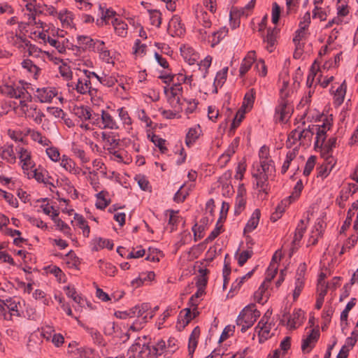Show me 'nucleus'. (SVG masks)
Instances as JSON below:
<instances>
[{
    "label": "nucleus",
    "mask_w": 358,
    "mask_h": 358,
    "mask_svg": "<svg viewBox=\"0 0 358 358\" xmlns=\"http://www.w3.org/2000/svg\"><path fill=\"white\" fill-rule=\"evenodd\" d=\"M260 316V312L256 308L255 303L246 306L239 313L236 319V324L241 326V331L245 333L253 326L257 318Z\"/></svg>",
    "instance_id": "nucleus-1"
},
{
    "label": "nucleus",
    "mask_w": 358,
    "mask_h": 358,
    "mask_svg": "<svg viewBox=\"0 0 358 358\" xmlns=\"http://www.w3.org/2000/svg\"><path fill=\"white\" fill-rule=\"evenodd\" d=\"M8 320H13V317H20L22 315L20 300L16 297H10L4 300Z\"/></svg>",
    "instance_id": "nucleus-2"
},
{
    "label": "nucleus",
    "mask_w": 358,
    "mask_h": 358,
    "mask_svg": "<svg viewBox=\"0 0 358 358\" xmlns=\"http://www.w3.org/2000/svg\"><path fill=\"white\" fill-rule=\"evenodd\" d=\"M92 83L91 80H89L84 75L78 78L77 83L74 84L71 83H68L69 87H72L73 90L80 94H89L93 95L94 92H96V90L92 87Z\"/></svg>",
    "instance_id": "nucleus-3"
},
{
    "label": "nucleus",
    "mask_w": 358,
    "mask_h": 358,
    "mask_svg": "<svg viewBox=\"0 0 358 358\" xmlns=\"http://www.w3.org/2000/svg\"><path fill=\"white\" fill-rule=\"evenodd\" d=\"M93 350L90 348H84L79 346V343L75 341L68 345L66 353L71 358H87L88 355H92Z\"/></svg>",
    "instance_id": "nucleus-4"
},
{
    "label": "nucleus",
    "mask_w": 358,
    "mask_h": 358,
    "mask_svg": "<svg viewBox=\"0 0 358 358\" xmlns=\"http://www.w3.org/2000/svg\"><path fill=\"white\" fill-rule=\"evenodd\" d=\"M320 333L318 329H312L309 334L301 341V350L303 353H309L315 346L319 340Z\"/></svg>",
    "instance_id": "nucleus-5"
},
{
    "label": "nucleus",
    "mask_w": 358,
    "mask_h": 358,
    "mask_svg": "<svg viewBox=\"0 0 358 358\" xmlns=\"http://www.w3.org/2000/svg\"><path fill=\"white\" fill-rule=\"evenodd\" d=\"M292 110L290 102L278 101V104L275 109V117L279 122H284L290 117Z\"/></svg>",
    "instance_id": "nucleus-6"
},
{
    "label": "nucleus",
    "mask_w": 358,
    "mask_h": 358,
    "mask_svg": "<svg viewBox=\"0 0 358 358\" xmlns=\"http://www.w3.org/2000/svg\"><path fill=\"white\" fill-rule=\"evenodd\" d=\"M57 94V91L55 88L44 87L37 88L34 96L41 103H50Z\"/></svg>",
    "instance_id": "nucleus-7"
},
{
    "label": "nucleus",
    "mask_w": 358,
    "mask_h": 358,
    "mask_svg": "<svg viewBox=\"0 0 358 358\" xmlns=\"http://www.w3.org/2000/svg\"><path fill=\"white\" fill-rule=\"evenodd\" d=\"M312 129H314V134H316L315 141L314 144L315 149H320L322 148L326 140L327 131V130L329 129V126H328L325 123H323L322 125L315 124L313 125V127H312Z\"/></svg>",
    "instance_id": "nucleus-8"
},
{
    "label": "nucleus",
    "mask_w": 358,
    "mask_h": 358,
    "mask_svg": "<svg viewBox=\"0 0 358 358\" xmlns=\"http://www.w3.org/2000/svg\"><path fill=\"white\" fill-rule=\"evenodd\" d=\"M306 264H301L297 270L295 280V289L293 292V299L296 301L300 296L304 287V275L306 272Z\"/></svg>",
    "instance_id": "nucleus-9"
},
{
    "label": "nucleus",
    "mask_w": 358,
    "mask_h": 358,
    "mask_svg": "<svg viewBox=\"0 0 358 358\" xmlns=\"http://www.w3.org/2000/svg\"><path fill=\"white\" fill-rule=\"evenodd\" d=\"M168 32L171 36H180L185 32V28L181 23L180 16L173 15L170 20L168 25Z\"/></svg>",
    "instance_id": "nucleus-10"
},
{
    "label": "nucleus",
    "mask_w": 358,
    "mask_h": 358,
    "mask_svg": "<svg viewBox=\"0 0 358 358\" xmlns=\"http://www.w3.org/2000/svg\"><path fill=\"white\" fill-rule=\"evenodd\" d=\"M281 322L287 320V325L290 329H296L297 325H300L301 318L303 317V313L300 309H295L292 315L289 313H285L282 315Z\"/></svg>",
    "instance_id": "nucleus-11"
},
{
    "label": "nucleus",
    "mask_w": 358,
    "mask_h": 358,
    "mask_svg": "<svg viewBox=\"0 0 358 358\" xmlns=\"http://www.w3.org/2000/svg\"><path fill=\"white\" fill-rule=\"evenodd\" d=\"M18 154L20 162L22 163V168L24 172L34 168V163L31 160V152L27 149L22 147L19 148Z\"/></svg>",
    "instance_id": "nucleus-12"
},
{
    "label": "nucleus",
    "mask_w": 358,
    "mask_h": 358,
    "mask_svg": "<svg viewBox=\"0 0 358 358\" xmlns=\"http://www.w3.org/2000/svg\"><path fill=\"white\" fill-rule=\"evenodd\" d=\"M101 122L103 129L117 130L120 126L115 119L107 111L102 110L101 115Z\"/></svg>",
    "instance_id": "nucleus-13"
},
{
    "label": "nucleus",
    "mask_w": 358,
    "mask_h": 358,
    "mask_svg": "<svg viewBox=\"0 0 358 358\" xmlns=\"http://www.w3.org/2000/svg\"><path fill=\"white\" fill-rule=\"evenodd\" d=\"M278 31L279 30L276 27L269 28L267 30L266 36L264 37L263 41L267 44L266 48L269 52H272L275 48Z\"/></svg>",
    "instance_id": "nucleus-14"
},
{
    "label": "nucleus",
    "mask_w": 358,
    "mask_h": 358,
    "mask_svg": "<svg viewBox=\"0 0 358 358\" xmlns=\"http://www.w3.org/2000/svg\"><path fill=\"white\" fill-rule=\"evenodd\" d=\"M334 87H331V92L334 94V103L336 106H341L344 101L347 85L345 81H343L336 89L334 90Z\"/></svg>",
    "instance_id": "nucleus-15"
},
{
    "label": "nucleus",
    "mask_w": 358,
    "mask_h": 358,
    "mask_svg": "<svg viewBox=\"0 0 358 358\" xmlns=\"http://www.w3.org/2000/svg\"><path fill=\"white\" fill-rule=\"evenodd\" d=\"M77 41L80 48V52L87 50L92 51L96 42V39H93L90 36L85 35H78L77 36Z\"/></svg>",
    "instance_id": "nucleus-16"
},
{
    "label": "nucleus",
    "mask_w": 358,
    "mask_h": 358,
    "mask_svg": "<svg viewBox=\"0 0 358 358\" xmlns=\"http://www.w3.org/2000/svg\"><path fill=\"white\" fill-rule=\"evenodd\" d=\"M60 159V165L66 171L74 175L80 174V169L76 166V162L72 159L64 155Z\"/></svg>",
    "instance_id": "nucleus-17"
},
{
    "label": "nucleus",
    "mask_w": 358,
    "mask_h": 358,
    "mask_svg": "<svg viewBox=\"0 0 358 358\" xmlns=\"http://www.w3.org/2000/svg\"><path fill=\"white\" fill-rule=\"evenodd\" d=\"M255 51H250L248 52L246 57L243 59L239 69V73L241 77H243L245 74L250 69L252 64L255 61Z\"/></svg>",
    "instance_id": "nucleus-18"
},
{
    "label": "nucleus",
    "mask_w": 358,
    "mask_h": 358,
    "mask_svg": "<svg viewBox=\"0 0 358 358\" xmlns=\"http://www.w3.org/2000/svg\"><path fill=\"white\" fill-rule=\"evenodd\" d=\"M0 156L10 164H14L16 160L13 151V144H6L0 148Z\"/></svg>",
    "instance_id": "nucleus-19"
},
{
    "label": "nucleus",
    "mask_w": 358,
    "mask_h": 358,
    "mask_svg": "<svg viewBox=\"0 0 358 358\" xmlns=\"http://www.w3.org/2000/svg\"><path fill=\"white\" fill-rule=\"evenodd\" d=\"M314 124L309 125L308 128L303 129L300 130L299 135L301 136V142L299 143L300 145H310L312 141L313 136L314 135Z\"/></svg>",
    "instance_id": "nucleus-20"
},
{
    "label": "nucleus",
    "mask_w": 358,
    "mask_h": 358,
    "mask_svg": "<svg viewBox=\"0 0 358 358\" xmlns=\"http://www.w3.org/2000/svg\"><path fill=\"white\" fill-rule=\"evenodd\" d=\"M150 308V305L148 303H143L141 306H136L131 309H130V312L132 313L131 316H136L138 317H141L143 320V324L148 322V314L143 315Z\"/></svg>",
    "instance_id": "nucleus-21"
},
{
    "label": "nucleus",
    "mask_w": 358,
    "mask_h": 358,
    "mask_svg": "<svg viewBox=\"0 0 358 358\" xmlns=\"http://www.w3.org/2000/svg\"><path fill=\"white\" fill-rule=\"evenodd\" d=\"M260 215V210L259 209H255L244 228V234L250 233L257 228L259 222Z\"/></svg>",
    "instance_id": "nucleus-22"
},
{
    "label": "nucleus",
    "mask_w": 358,
    "mask_h": 358,
    "mask_svg": "<svg viewBox=\"0 0 358 358\" xmlns=\"http://www.w3.org/2000/svg\"><path fill=\"white\" fill-rule=\"evenodd\" d=\"M200 328L197 326L196 327L193 331H192L189 338V343H188V352L189 355L192 357L193 354L196 348L197 343H198V338L200 336Z\"/></svg>",
    "instance_id": "nucleus-23"
},
{
    "label": "nucleus",
    "mask_w": 358,
    "mask_h": 358,
    "mask_svg": "<svg viewBox=\"0 0 358 358\" xmlns=\"http://www.w3.org/2000/svg\"><path fill=\"white\" fill-rule=\"evenodd\" d=\"M116 34L121 36L125 37L127 34L128 25L121 19L115 17L112 21Z\"/></svg>",
    "instance_id": "nucleus-24"
},
{
    "label": "nucleus",
    "mask_w": 358,
    "mask_h": 358,
    "mask_svg": "<svg viewBox=\"0 0 358 358\" xmlns=\"http://www.w3.org/2000/svg\"><path fill=\"white\" fill-rule=\"evenodd\" d=\"M99 10H101V16L100 19L96 20V24L99 26H103L104 24L107 23L108 20L115 17L116 15L115 11H114L113 9H104V8L102 7L101 4L99 5Z\"/></svg>",
    "instance_id": "nucleus-25"
},
{
    "label": "nucleus",
    "mask_w": 358,
    "mask_h": 358,
    "mask_svg": "<svg viewBox=\"0 0 358 358\" xmlns=\"http://www.w3.org/2000/svg\"><path fill=\"white\" fill-rule=\"evenodd\" d=\"M200 132L199 125L189 129L185 136V144L187 147L190 148L196 142L200 136Z\"/></svg>",
    "instance_id": "nucleus-26"
},
{
    "label": "nucleus",
    "mask_w": 358,
    "mask_h": 358,
    "mask_svg": "<svg viewBox=\"0 0 358 358\" xmlns=\"http://www.w3.org/2000/svg\"><path fill=\"white\" fill-rule=\"evenodd\" d=\"M27 133L30 135L34 141L38 142L43 146H48L52 143L49 138L43 136L41 133L38 131L29 129Z\"/></svg>",
    "instance_id": "nucleus-27"
},
{
    "label": "nucleus",
    "mask_w": 358,
    "mask_h": 358,
    "mask_svg": "<svg viewBox=\"0 0 358 358\" xmlns=\"http://www.w3.org/2000/svg\"><path fill=\"white\" fill-rule=\"evenodd\" d=\"M74 115L82 121H86L90 117L91 108L87 106H76L73 108Z\"/></svg>",
    "instance_id": "nucleus-28"
},
{
    "label": "nucleus",
    "mask_w": 358,
    "mask_h": 358,
    "mask_svg": "<svg viewBox=\"0 0 358 358\" xmlns=\"http://www.w3.org/2000/svg\"><path fill=\"white\" fill-rule=\"evenodd\" d=\"M164 93L166 94L168 101L173 109L176 112H180L182 110V102L180 101V96H171L169 95V90L167 87H164Z\"/></svg>",
    "instance_id": "nucleus-29"
},
{
    "label": "nucleus",
    "mask_w": 358,
    "mask_h": 358,
    "mask_svg": "<svg viewBox=\"0 0 358 358\" xmlns=\"http://www.w3.org/2000/svg\"><path fill=\"white\" fill-rule=\"evenodd\" d=\"M26 114L28 117H32L37 124H41L45 116L41 110H38L35 106H31L29 109H27V113Z\"/></svg>",
    "instance_id": "nucleus-30"
},
{
    "label": "nucleus",
    "mask_w": 358,
    "mask_h": 358,
    "mask_svg": "<svg viewBox=\"0 0 358 358\" xmlns=\"http://www.w3.org/2000/svg\"><path fill=\"white\" fill-rule=\"evenodd\" d=\"M228 33V29L226 27L220 28L217 31L212 34L211 46L215 47L222 39H223Z\"/></svg>",
    "instance_id": "nucleus-31"
},
{
    "label": "nucleus",
    "mask_w": 358,
    "mask_h": 358,
    "mask_svg": "<svg viewBox=\"0 0 358 358\" xmlns=\"http://www.w3.org/2000/svg\"><path fill=\"white\" fill-rule=\"evenodd\" d=\"M305 231L306 227L304 225V221L303 220H301L294 232V236L292 241L293 246L299 245L300 241L301 240L303 236Z\"/></svg>",
    "instance_id": "nucleus-32"
},
{
    "label": "nucleus",
    "mask_w": 358,
    "mask_h": 358,
    "mask_svg": "<svg viewBox=\"0 0 358 358\" xmlns=\"http://www.w3.org/2000/svg\"><path fill=\"white\" fill-rule=\"evenodd\" d=\"M99 268L106 275L109 276H114L117 272L116 267L109 262H105L102 260H99Z\"/></svg>",
    "instance_id": "nucleus-33"
},
{
    "label": "nucleus",
    "mask_w": 358,
    "mask_h": 358,
    "mask_svg": "<svg viewBox=\"0 0 358 358\" xmlns=\"http://www.w3.org/2000/svg\"><path fill=\"white\" fill-rule=\"evenodd\" d=\"M196 18L199 24L204 28H210L211 27L210 15L206 11L200 10L196 15Z\"/></svg>",
    "instance_id": "nucleus-34"
},
{
    "label": "nucleus",
    "mask_w": 358,
    "mask_h": 358,
    "mask_svg": "<svg viewBox=\"0 0 358 358\" xmlns=\"http://www.w3.org/2000/svg\"><path fill=\"white\" fill-rule=\"evenodd\" d=\"M299 127L297 129H293L289 134L287 137V140L286 141V148H291L294 145H295L298 141L301 142V136L299 135Z\"/></svg>",
    "instance_id": "nucleus-35"
},
{
    "label": "nucleus",
    "mask_w": 358,
    "mask_h": 358,
    "mask_svg": "<svg viewBox=\"0 0 358 358\" xmlns=\"http://www.w3.org/2000/svg\"><path fill=\"white\" fill-rule=\"evenodd\" d=\"M273 161L272 159H265L259 162V164L257 165V168L268 174V176L275 171L273 165Z\"/></svg>",
    "instance_id": "nucleus-36"
},
{
    "label": "nucleus",
    "mask_w": 358,
    "mask_h": 358,
    "mask_svg": "<svg viewBox=\"0 0 358 358\" xmlns=\"http://www.w3.org/2000/svg\"><path fill=\"white\" fill-rule=\"evenodd\" d=\"M58 18L61 21L63 27H73V14L71 12L65 10L64 13L60 12Z\"/></svg>",
    "instance_id": "nucleus-37"
},
{
    "label": "nucleus",
    "mask_w": 358,
    "mask_h": 358,
    "mask_svg": "<svg viewBox=\"0 0 358 358\" xmlns=\"http://www.w3.org/2000/svg\"><path fill=\"white\" fill-rule=\"evenodd\" d=\"M306 29H305V27H303L301 24L300 25V28H299L295 31V36L293 38V42L295 45V47L297 50H301L303 48V43H301V41L304 38L306 34Z\"/></svg>",
    "instance_id": "nucleus-38"
},
{
    "label": "nucleus",
    "mask_w": 358,
    "mask_h": 358,
    "mask_svg": "<svg viewBox=\"0 0 358 358\" xmlns=\"http://www.w3.org/2000/svg\"><path fill=\"white\" fill-rule=\"evenodd\" d=\"M336 137H331L329 138L327 142L322 145V148H320L322 157H324V155H329L331 153L333 148L336 147Z\"/></svg>",
    "instance_id": "nucleus-39"
},
{
    "label": "nucleus",
    "mask_w": 358,
    "mask_h": 358,
    "mask_svg": "<svg viewBox=\"0 0 358 358\" xmlns=\"http://www.w3.org/2000/svg\"><path fill=\"white\" fill-rule=\"evenodd\" d=\"M228 72V67L223 68L221 71H218L216 74L214 85L215 86V92H217V86L222 87L227 79Z\"/></svg>",
    "instance_id": "nucleus-40"
},
{
    "label": "nucleus",
    "mask_w": 358,
    "mask_h": 358,
    "mask_svg": "<svg viewBox=\"0 0 358 358\" xmlns=\"http://www.w3.org/2000/svg\"><path fill=\"white\" fill-rule=\"evenodd\" d=\"M66 294L68 297L71 298L76 303L81 304L83 298L77 294L76 288L73 286L68 285L64 287Z\"/></svg>",
    "instance_id": "nucleus-41"
},
{
    "label": "nucleus",
    "mask_w": 358,
    "mask_h": 358,
    "mask_svg": "<svg viewBox=\"0 0 358 358\" xmlns=\"http://www.w3.org/2000/svg\"><path fill=\"white\" fill-rule=\"evenodd\" d=\"M287 203H288L287 200H285V201H282L277 206L275 212H273L271 215V220L273 222H276L281 217L285 211V207L287 206Z\"/></svg>",
    "instance_id": "nucleus-42"
},
{
    "label": "nucleus",
    "mask_w": 358,
    "mask_h": 358,
    "mask_svg": "<svg viewBox=\"0 0 358 358\" xmlns=\"http://www.w3.org/2000/svg\"><path fill=\"white\" fill-rule=\"evenodd\" d=\"M139 187L143 191L151 192L152 187L146 176L144 175L138 174L135 177Z\"/></svg>",
    "instance_id": "nucleus-43"
},
{
    "label": "nucleus",
    "mask_w": 358,
    "mask_h": 358,
    "mask_svg": "<svg viewBox=\"0 0 358 358\" xmlns=\"http://www.w3.org/2000/svg\"><path fill=\"white\" fill-rule=\"evenodd\" d=\"M29 84L24 81H20L18 84L13 85V88L15 92L16 96L15 99H21L24 97V94L27 92V87Z\"/></svg>",
    "instance_id": "nucleus-44"
},
{
    "label": "nucleus",
    "mask_w": 358,
    "mask_h": 358,
    "mask_svg": "<svg viewBox=\"0 0 358 358\" xmlns=\"http://www.w3.org/2000/svg\"><path fill=\"white\" fill-rule=\"evenodd\" d=\"M117 113L120 120L124 126H131L132 124L131 118L130 117L128 111L124 107L117 109Z\"/></svg>",
    "instance_id": "nucleus-45"
},
{
    "label": "nucleus",
    "mask_w": 358,
    "mask_h": 358,
    "mask_svg": "<svg viewBox=\"0 0 358 358\" xmlns=\"http://www.w3.org/2000/svg\"><path fill=\"white\" fill-rule=\"evenodd\" d=\"M72 151L74 153V155L80 159L81 161V163L86 164L90 162V157L86 155L84 150L81 149L78 145H73L72 147Z\"/></svg>",
    "instance_id": "nucleus-46"
},
{
    "label": "nucleus",
    "mask_w": 358,
    "mask_h": 358,
    "mask_svg": "<svg viewBox=\"0 0 358 358\" xmlns=\"http://www.w3.org/2000/svg\"><path fill=\"white\" fill-rule=\"evenodd\" d=\"M75 219L78 222L79 227L83 229L84 236L88 237L90 232V228L87 224V222L82 215H78L77 214L76 215Z\"/></svg>",
    "instance_id": "nucleus-47"
},
{
    "label": "nucleus",
    "mask_w": 358,
    "mask_h": 358,
    "mask_svg": "<svg viewBox=\"0 0 358 358\" xmlns=\"http://www.w3.org/2000/svg\"><path fill=\"white\" fill-rule=\"evenodd\" d=\"M22 66L27 69L29 72L33 73L34 76L38 75L40 69L35 65L33 62L29 59H24L22 62Z\"/></svg>",
    "instance_id": "nucleus-48"
},
{
    "label": "nucleus",
    "mask_w": 358,
    "mask_h": 358,
    "mask_svg": "<svg viewBox=\"0 0 358 358\" xmlns=\"http://www.w3.org/2000/svg\"><path fill=\"white\" fill-rule=\"evenodd\" d=\"M151 24L159 27L162 23V13L157 10H149Z\"/></svg>",
    "instance_id": "nucleus-49"
},
{
    "label": "nucleus",
    "mask_w": 358,
    "mask_h": 358,
    "mask_svg": "<svg viewBox=\"0 0 358 358\" xmlns=\"http://www.w3.org/2000/svg\"><path fill=\"white\" fill-rule=\"evenodd\" d=\"M303 188V185L302 181L301 180H299L296 183L294 187V191L292 192V194L287 198V199L289 200V201L288 202L289 204L292 202V200L297 199L300 196Z\"/></svg>",
    "instance_id": "nucleus-50"
},
{
    "label": "nucleus",
    "mask_w": 358,
    "mask_h": 358,
    "mask_svg": "<svg viewBox=\"0 0 358 358\" xmlns=\"http://www.w3.org/2000/svg\"><path fill=\"white\" fill-rule=\"evenodd\" d=\"M271 324H267L264 327H261V330H258L257 334L259 336V342L260 343H264L268 338L271 337L270 335Z\"/></svg>",
    "instance_id": "nucleus-51"
},
{
    "label": "nucleus",
    "mask_w": 358,
    "mask_h": 358,
    "mask_svg": "<svg viewBox=\"0 0 358 358\" xmlns=\"http://www.w3.org/2000/svg\"><path fill=\"white\" fill-rule=\"evenodd\" d=\"M184 311L186 312L185 314L183 316L180 315L178 318V324H182V328H184L193 320L190 308H185Z\"/></svg>",
    "instance_id": "nucleus-52"
},
{
    "label": "nucleus",
    "mask_w": 358,
    "mask_h": 358,
    "mask_svg": "<svg viewBox=\"0 0 358 358\" xmlns=\"http://www.w3.org/2000/svg\"><path fill=\"white\" fill-rule=\"evenodd\" d=\"M255 91L254 89H251L248 92L243 99L242 107H250L252 108L255 101Z\"/></svg>",
    "instance_id": "nucleus-53"
},
{
    "label": "nucleus",
    "mask_w": 358,
    "mask_h": 358,
    "mask_svg": "<svg viewBox=\"0 0 358 358\" xmlns=\"http://www.w3.org/2000/svg\"><path fill=\"white\" fill-rule=\"evenodd\" d=\"M151 141L159 148L162 153H165L167 151V148L165 146L166 140L160 138L156 134H153L151 137Z\"/></svg>",
    "instance_id": "nucleus-54"
},
{
    "label": "nucleus",
    "mask_w": 358,
    "mask_h": 358,
    "mask_svg": "<svg viewBox=\"0 0 358 358\" xmlns=\"http://www.w3.org/2000/svg\"><path fill=\"white\" fill-rule=\"evenodd\" d=\"M249 15V13L247 12L245 8H233L230 11V20L231 21L233 18H239L241 17H247Z\"/></svg>",
    "instance_id": "nucleus-55"
},
{
    "label": "nucleus",
    "mask_w": 358,
    "mask_h": 358,
    "mask_svg": "<svg viewBox=\"0 0 358 358\" xmlns=\"http://www.w3.org/2000/svg\"><path fill=\"white\" fill-rule=\"evenodd\" d=\"M246 204V199L243 197H236L235 206H234V214L238 215L245 209Z\"/></svg>",
    "instance_id": "nucleus-56"
},
{
    "label": "nucleus",
    "mask_w": 358,
    "mask_h": 358,
    "mask_svg": "<svg viewBox=\"0 0 358 358\" xmlns=\"http://www.w3.org/2000/svg\"><path fill=\"white\" fill-rule=\"evenodd\" d=\"M315 163H316V157L315 156L311 155L310 157H308V159L306 163L305 168H304L303 173L305 176H308L310 174L311 171L314 169Z\"/></svg>",
    "instance_id": "nucleus-57"
},
{
    "label": "nucleus",
    "mask_w": 358,
    "mask_h": 358,
    "mask_svg": "<svg viewBox=\"0 0 358 358\" xmlns=\"http://www.w3.org/2000/svg\"><path fill=\"white\" fill-rule=\"evenodd\" d=\"M289 85L288 80H283L282 86L280 90V98L278 101H285V102H289L288 97L289 96V91L287 90Z\"/></svg>",
    "instance_id": "nucleus-58"
},
{
    "label": "nucleus",
    "mask_w": 358,
    "mask_h": 358,
    "mask_svg": "<svg viewBox=\"0 0 358 358\" xmlns=\"http://www.w3.org/2000/svg\"><path fill=\"white\" fill-rule=\"evenodd\" d=\"M113 243L112 241L109 239H104L99 238L97 242V246H94V250H98L102 248H108V250H113Z\"/></svg>",
    "instance_id": "nucleus-59"
},
{
    "label": "nucleus",
    "mask_w": 358,
    "mask_h": 358,
    "mask_svg": "<svg viewBox=\"0 0 358 358\" xmlns=\"http://www.w3.org/2000/svg\"><path fill=\"white\" fill-rule=\"evenodd\" d=\"M256 180V186L257 188L259 189V192H262L266 194H268L269 191V185H268V179L266 178H261Z\"/></svg>",
    "instance_id": "nucleus-60"
},
{
    "label": "nucleus",
    "mask_w": 358,
    "mask_h": 358,
    "mask_svg": "<svg viewBox=\"0 0 358 358\" xmlns=\"http://www.w3.org/2000/svg\"><path fill=\"white\" fill-rule=\"evenodd\" d=\"M166 355H167L173 354L178 348V341L175 338H173V337L169 338V340L167 341V343H166Z\"/></svg>",
    "instance_id": "nucleus-61"
},
{
    "label": "nucleus",
    "mask_w": 358,
    "mask_h": 358,
    "mask_svg": "<svg viewBox=\"0 0 358 358\" xmlns=\"http://www.w3.org/2000/svg\"><path fill=\"white\" fill-rule=\"evenodd\" d=\"M46 154L48 157L53 162H58L60 160V153L59 150L55 147H50L46 149Z\"/></svg>",
    "instance_id": "nucleus-62"
},
{
    "label": "nucleus",
    "mask_w": 358,
    "mask_h": 358,
    "mask_svg": "<svg viewBox=\"0 0 358 358\" xmlns=\"http://www.w3.org/2000/svg\"><path fill=\"white\" fill-rule=\"evenodd\" d=\"M0 93L9 98H15L16 96L13 85H3L0 86Z\"/></svg>",
    "instance_id": "nucleus-63"
},
{
    "label": "nucleus",
    "mask_w": 358,
    "mask_h": 358,
    "mask_svg": "<svg viewBox=\"0 0 358 358\" xmlns=\"http://www.w3.org/2000/svg\"><path fill=\"white\" fill-rule=\"evenodd\" d=\"M252 255L253 252L252 250H243L241 252L238 257V265L243 266Z\"/></svg>",
    "instance_id": "nucleus-64"
}]
</instances>
